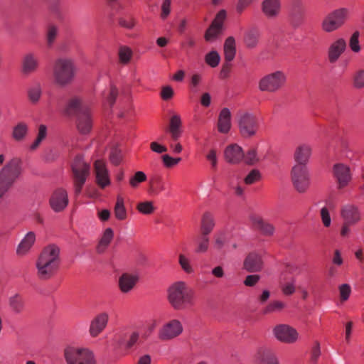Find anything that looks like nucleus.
<instances>
[{"instance_id":"obj_4","label":"nucleus","mask_w":364,"mask_h":364,"mask_svg":"<svg viewBox=\"0 0 364 364\" xmlns=\"http://www.w3.org/2000/svg\"><path fill=\"white\" fill-rule=\"evenodd\" d=\"M67 364H97L94 352L89 348L68 346L64 350Z\"/></svg>"},{"instance_id":"obj_31","label":"nucleus","mask_w":364,"mask_h":364,"mask_svg":"<svg viewBox=\"0 0 364 364\" xmlns=\"http://www.w3.org/2000/svg\"><path fill=\"white\" fill-rule=\"evenodd\" d=\"M262 265V257L256 253L250 254L244 262L245 268L251 272L260 271Z\"/></svg>"},{"instance_id":"obj_2","label":"nucleus","mask_w":364,"mask_h":364,"mask_svg":"<svg viewBox=\"0 0 364 364\" xmlns=\"http://www.w3.org/2000/svg\"><path fill=\"white\" fill-rule=\"evenodd\" d=\"M167 299L175 310H184L196 304L195 291L183 281L171 284L167 289Z\"/></svg>"},{"instance_id":"obj_15","label":"nucleus","mask_w":364,"mask_h":364,"mask_svg":"<svg viewBox=\"0 0 364 364\" xmlns=\"http://www.w3.org/2000/svg\"><path fill=\"white\" fill-rule=\"evenodd\" d=\"M109 319L107 312L97 314L90 321L89 333L91 337L96 338L107 328Z\"/></svg>"},{"instance_id":"obj_33","label":"nucleus","mask_w":364,"mask_h":364,"mask_svg":"<svg viewBox=\"0 0 364 364\" xmlns=\"http://www.w3.org/2000/svg\"><path fill=\"white\" fill-rule=\"evenodd\" d=\"M114 215L117 220L123 221L127 218L128 213L124 198L118 195L114 206Z\"/></svg>"},{"instance_id":"obj_6","label":"nucleus","mask_w":364,"mask_h":364,"mask_svg":"<svg viewBox=\"0 0 364 364\" xmlns=\"http://www.w3.org/2000/svg\"><path fill=\"white\" fill-rule=\"evenodd\" d=\"M286 82V73L277 70L261 77L258 82V88L262 92H276L285 85Z\"/></svg>"},{"instance_id":"obj_1","label":"nucleus","mask_w":364,"mask_h":364,"mask_svg":"<svg viewBox=\"0 0 364 364\" xmlns=\"http://www.w3.org/2000/svg\"><path fill=\"white\" fill-rule=\"evenodd\" d=\"M61 264L60 248L55 245L44 247L36 262L38 277L41 279L52 278L59 270Z\"/></svg>"},{"instance_id":"obj_10","label":"nucleus","mask_w":364,"mask_h":364,"mask_svg":"<svg viewBox=\"0 0 364 364\" xmlns=\"http://www.w3.org/2000/svg\"><path fill=\"white\" fill-rule=\"evenodd\" d=\"M183 326L181 321L177 318L165 322L159 329L158 337L161 341H171L183 333Z\"/></svg>"},{"instance_id":"obj_16","label":"nucleus","mask_w":364,"mask_h":364,"mask_svg":"<svg viewBox=\"0 0 364 364\" xmlns=\"http://www.w3.org/2000/svg\"><path fill=\"white\" fill-rule=\"evenodd\" d=\"M226 18V12L225 10L220 11L216 15L211 26L207 30L205 38L208 42H213L220 36L222 31L223 22Z\"/></svg>"},{"instance_id":"obj_40","label":"nucleus","mask_w":364,"mask_h":364,"mask_svg":"<svg viewBox=\"0 0 364 364\" xmlns=\"http://www.w3.org/2000/svg\"><path fill=\"white\" fill-rule=\"evenodd\" d=\"M136 209L140 214L149 215L155 212L156 207L151 200H141L136 203Z\"/></svg>"},{"instance_id":"obj_57","label":"nucleus","mask_w":364,"mask_h":364,"mask_svg":"<svg viewBox=\"0 0 364 364\" xmlns=\"http://www.w3.org/2000/svg\"><path fill=\"white\" fill-rule=\"evenodd\" d=\"M150 149L156 154H163L168 151V148L166 145L161 144L158 141H151L150 143Z\"/></svg>"},{"instance_id":"obj_45","label":"nucleus","mask_w":364,"mask_h":364,"mask_svg":"<svg viewBox=\"0 0 364 364\" xmlns=\"http://www.w3.org/2000/svg\"><path fill=\"white\" fill-rule=\"evenodd\" d=\"M286 306L285 304L281 301H273L267 304L263 309L262 314L264 315H267L276 312H279L282 311L283 309Z\"/></svg>"},{"instance_id":"obj_46","label":"nucleus","mask_w":364,"mask_h":364,"mask_svg":"<svg viewBox=\"0 0 364 364\" xmlns=\"http://www.w3.org/2000/svg\"><path fill=\"white\" fill-rule=\"evenodd\" d=\"M178 263L184 272L186 274H193L195 272L194 267L191 259L183 254L178 256Z\"/></svg>"},{"instance_id":"obj_64","label":"nucleus","mask_w":364,"mask_h":364,"mask_svg":"<svg viewBox=\"0 0 364 364\" xmlns=\"http://www.w3.org/2000/svg\"><path fill=\"white\" fill-rule=\"evenodd\" d=\"M119 24L124 28L132 29L136 25V21L134 18H129L127 19L122 18L119 20Z\"/></svg>"},{"instance_id":"obj_24","label":"nucleus","mask_w":364,"mask_h":364,"mask_svg":"<svg viewBox=\"0 0 364 364\" xmlns=\"http://www.w3.org/2000/svg\"><path fill=\"white\" fill-rule=\"evenodd\" d=\"M139 332L133 331L127 338H125V333L124 330H119L115 335V340L119 346L129 348L135 345L139 338Z\"/></svg>"},{"instance_id":"obj_36","label":"nucleus","mask_w":364,"mask_h":364,"mask_svg":"<svg viewBox=\"0 0 364 364\" xmlns=\"http://www.w3.org/2000/svg\"><path fill=\"white\" fill-rule=\"evenodd\" d=\"M28 133V126L26 123L21 122L16 124L12 129V138L16 141H22Z\"/></svg>"},{"instance_id":"obj_39","label":"nucleus","mask_w":364,"mask_h":364,"mask_svg":"<svg viewBox=\"0 0 364 364\" xmlns=\"http://www.w3.org/2000/svg\"><path fill=\"white\" fill-rule=\"evenodd\" d=\"M224 53L227 61H232L236 53L235 41L232 37H229L224 43Z\"/></svg>"},{"instance_id":"obj_52","label":"nucleus","mask_w":364,"mask_h":364,"mask_svg":"<svg viewBox=\"0 0 364 364\" xmlns=\"http://www.w3.org/2000/svg\"><path fill=\"white\" fill-rule=\"evenodd\" d=\"M359 32L355 31L351 35L349 40V47L351 51L355 53L361 50V46L359 43Z\"/></svg>"},{"instance_id":"obj_59","label":"nucleus","mask_w":364,"mask_h":364,"mask_svg":"<svg viewBox=\"0 0 364 364\" xmlns=\"http://www.w3.org/2000/svg\"><path fill=\"white\" fill-rule=\"evenodd\" d=\"M257 33L251 31L245 35V42L248 47H254L257 43Z\"/></svg>"},{"instance_id":"obj_9","label":"nucleus","mask_w":364,"mask_h":364,"mask_svg":"<svg viewBox=\"0 0 364 364\" xmlns=\"http://www.w3.org/2000/svg\"><path fill=\"white\" fill-rule=\"evenodd\" d=\"M272 333L276 340L286 344L295 343L300 337L294 327L286 323L276 325L272 328Z\"/></svg>"},{"instance_id":"obj_42","label":"nucleus","mask_w":364,"mask_h":364,"mask_svg":"<svg viewBox=\"0 0 364 364\" xmlns=\"http://www.w3.org/2000/svg\"><path fill=\"white\" fill-rule=\"evenodd\" d=\"M352 85L356 90L364 89V68L358 69L352 75Z\"/></svg>"},{"instance_id":"obj_21","label":"nucleus","mask_w":364,"mask_h":364,"mask_svg":"<svg viewBox=\"0 0 364 364\" xmlns=\"http://www.w3.org/2000/svg\"><path fill=\"white\" fill-rule=\"evenodd\" d=\"M312 154L311 146L308 144H301L296 146L294 152V165L307 166Z\"/></svg>"},{"instance_id":"obj_26","label":"nucleus","mask_w":364,"mask_h":364,"mask_svg":"<svg viewBox=\"0 0 364 364\" xmlns=\"http://www.w3.org/2000/svg\"><path fill=\"white\" fill-rule=\"evenodd\" d=\"M168 132L173 140H178L182 135V120L178 114H173L169 119Z\"/></svg>"},{"instance_id":"obj_18","label":"nucleus","mask_w":364,"mask_h":364,"mask_svg":"<svg viewBox=\"0 0 364 364\" xmlns=\"http://www.w3.org/2000/svg\"><path fill=\"white\" fill-rule=\"evenodd\" d=\"M341 217L343 222L356 225L362 219L359 207L353 203H348L341 208Z\"/></svg>"},{"instance_id":"obj_7","label":"nucleus","mask_w":364,"mask_h":364,"mask_svg":"<svg viewBox=\"0 0 364 364\" xmlns=\"http://www.w3.org/2000/svg\"><path fill=\"white\" fill-rule=\"evenodd\" d=\"M290 176L292 185L298 193L308 191L311 186V175L307 166L294 165Z\"/></svg>"},{"instance_id":"obj_29","label":"nucleus","mask_w":364,"mask_h":364,"mask_svg":"<svg viewBox=\"0 0 364 364\" xmlns=\"http://www.w3.org/2000/svg\"><path fill=\"white\" fill-rule=\"evenodd\" d=\"M262 9L267 17H276L281 11V0H264L262 4Z\"/></svg>"},{"instance_id":"obj_20","label":"nucleus","mask_w":364,"mask_h":364,"mask_svg":"<svg viewBox=\"0 0 364 364\" xmlns=\"http://www.w3.org/2000/svg\"><path fill=\"white\" fill-rule=\"evenodd\" d=\"M244 157L242 148L237 144H230L224 150V158L229 164H238Z\"/></svg>"},{"instance_id":"obj_60","label":"nucleus","mask_w":364,"mask_h":364,"mask_svg":"<svg viewBox=\"0 0 364 364\" xmlns=\"http://www.w3.org/2000/svg\"><path fill=\"white\" fill-rule=\"evenodd\" d=\"M321 355L320 344L318 342H315L311 348V361L312 363H317Z\"/></svg>"},{"instance_id":"obj_34","label":"nucleus","mask_w":364,"mask_h":364,"mask_svg":"<svg viewBox=\"0 0 364 364\" xmlns=\"http://www.w3.org/2000/svg\"><path fill=\"white\" fill-rule=\"evenodd\" d=\"M250 220L252 225L256 228L261 230L262 233L268 235H271L274 233V228L273 225L265 222L260 216L252 215L250 217Z\"/></svg>"},{"instance_id":"obj_38","label":"nucleus","mask_w":364,"mask_h":364,"mask_svg":"<svg viewBox=\"0 0 364 364\" xmlns=\"http://www.w3.org/2000/svg\"><path fill=\"white\" fill-rule=\"evenodd\" d=\"M114 237V232L111 228H107L102 232L99 241L97 250L99 252L105 251L111 243Z\"/></svg>"},{"instance_id":"obj_11","label":"nucleus","mask_w":364,"mask_h":364,"mask_svg":"<svg viewBox=\"0 0 364 364\" xmlns=\"http://www.w3.org/2000/svg\"><path fill=\"white\" fill-rule=\"evenodd\" d=\"M22 161L20 159H11L0 172V183L12 185L22 172Z\"/></svg>"},{"instance_id":"obj_22","label":"nucleus","mask_w":364,"mask_h":364,"mask_svg":"<svg viewBox=\"0 0 364 364\" xmlns=\"http://www.w3.org/2000/svg\"><path fill=\"white\" fill-rule=\"evenodd\" d=\"M138 281V274L129 272L123 273L118 279L119 289L123 294H128L132 291Z\"/></svg>"},{"instance_id":"obj_58","label":"nucleus","mask_w":364,"mask_h":364,"mask_svg":"<svg viewBox=\"0 0 364 364\" xmlns=\"http://www.w3.org/2000/svg\"><path fill=\"white\" fill-rule=\"evenodd\" d=\"M41 89L38 86L31 88L28 92L29 99L33 103L38 102L41 98Z\"/></svg>"},{"instance_id":"obj_49","label":"nucleus","mask_w":364,"mask_h":364,"mask_svg":"<svg viewBox=\"0 0 364 364\" xmlns=\"http://www.w3.org/2000/svg\"><path fill=\"white\" fill-rule=\"evenodd\" d=\"M47 136V128L45 125L41 124L38 127V134L36 140L31 145L30 149L35 150L40 144L46 139Z\"/></svg>"},{"instance_id":"obj_3","label":"nucleus","mask_w":364,"mask_h":364,"mask_svg":"<svg viewBox=\"0 0 364 364\" xmlns=\"http://www.w3.org/2000/svg\"><path fill=\"white\" fill-rule=\"evenodd\" d=\"M75 66L72 59L61 58L54 64L53 80L55 84L64 86L69 84L74 78Z\"/></svg>"},{"instance_id":"obj_13","label":"nucleus","mask_w":364,"mask_h":364,"mask_svg":"<svg viewBox=\"0 0 364 364\" xmlns=\"http://www.w3.org/2000/svg\"><path fill=\"white\" fill-rule=\"evenodd\" d=\"M347 48L346 41L339 37L334 39L328 46L327 50V58L330 63H336Z\"/></svg>"},{"instance_id":"obj_28","label":"nucleus","mask_w":364,"mask_h":364,"mask_svg":"<svg viewBox=\"0 0 364 364\" xmlns=\"http://www.w3.org/2000/svg\"><path fill=\"white\" fill-rule=\"evenodd\" d=\"M39 65L38 58L32 53H26L22 59V72L30 74L35 72Z\"/></svg>"},{"instance_id":"obj_55","label":"nucleus","mask_w":364,"mask_h":364,"mask_svg":"<svg viewBox=\"0 0 364 364\" xmlns=\"http://www.w3.org/2000/svg\"><path fill=\"white\" fill-rule=\"evenodd\" d=\"M321 219L323 225L325 228H329L331 225V218L330 209L324 206L320 210Z\"/></svg>"},{"instance_id":"obj_32","label":"nucleus","mask_w":364,"mask_h":364,"mask_svg":"<svg viewBox=\"0 0 364 364\" xmlns=\"http://www.w3.org/2000/svg\"><path fill=\"white\" fill-rule=\"evenodd\" d=\"M215 225L214 215L210 212L203 213L201 218L200 230L203 235H208L213 231Z\"/></svg>"},{"instance_id":"obj_47","label":"nucleus","mask_w":364,"mask_h":364,"mask_svg":"<svg viewBox=\"0 0 364 364\" xmlns=\"http://www.w3.org/2000/svg\"><path fill=\"white\" fill-rule=\"evenodd\" d=\"M208 235H203L196 241V247L195 252L196 253H204L207 252L209 247Z\"/></svg>"},{"instance_id":"obj_41","label":"nucleus","mask_w":364,"mask_h":364,"mask_svg":"<svg viewBox=\"0 0 364 364\" xmlns=\"http://www.w3.org/2000/svg\"><path fill=\"white\" fill-rule=\"evenodd\" d=\"M132 55L133 51L129 47L122 46L119 48L118 57L120 63L127 65L131 61Z\"/></svg>"},{"instance_id":"obj_63","label":"nucleus","mask_w":364,"mask_h":364,"mask_svg":"<svg viewBox=\"0 0 364 364\" xmlns=\"http://www.w3.org/2000/svg\"><path fill=\"white\" fill-rule=\"evenodd\" d=\"M171 0H164L161 6V14L162 18L165 19L171 13Z\"/></svg>"},{"instance_id":"obj_37","label":"nucleus","mask_w":364,"mask_h":364,"mask_svg":"<svg viewBox=\"0 0 364 364\" xmlns=\"http://www.w3.org/2000/svg\"><path fill=\"white\" fill-rule=\"evenodd\" d=\"M65 112L68 115H72L75 114H80L85 112L83 111L82 100L78 97H73L70 99L65 107Z\"/></svg>"},{"instance_id":"obj_12","label":"nucleus","mask_w":364,"mask_h":364,"mask_svg":"<svg viewBox=\"0 0 364 364\" xmlns=\"http://www.w3.org/2000/svg\"><path fill=\"white\" fill-rule=\"evenodd\" d=\"M333 176L338 188L342 189L349 185L353 178L350 167L343 163H336L332 168Z\"/></svg>"},{"instance_id":"obj_8","label":"nucleus","mask_w":364,"mask_h":364,"mask_svg":"<svg viewBox=\"0 0 364 364\" xmlns=\"http://www.w3.org/2000/svg\"><path fill=\"white\" fill-rule=\"evenodd\" d=\"M238 129L240 135L245 139H250L257 134L259 126L255 116L248 112L238 114Z\"/></svg>"},{"instance_id":"obj_44","label":"nucleus","mask_w":364,"mask_h":364,"mask_svg":"<svg viewBox=\"0 0 364 364\" xmlns=\"http://www.w3.org/2000/svg\"><path fill=\"white\" fill-rule=\"evenodd\" d=\"M147 179V176L144 171H138L134 173L129 179V184L131 188L136 189L139 187L140 184Z\"/></svg>"},{"instance_id":"obj_5","label":"nucleus","mask_w":364,"mask_h":364,"mask_svg":"<svg viewBox=\"0 0 364 364\" xmlns=\"http://www.w3.org/2000/svg\"><path fill=\"white\" fill-rule=\"evenodd\" d=\"M350 16L348 8H338L329 12L321 23V30L325 33H333L340 29Z\"/></svg>"},{"instance_id":"obj_23","label":"nucleus","mask_w":364,"mask_h":364,"mask_svg":"<svg viewBox=\"0 0 364 364\" xmlns=\"http://www.w3.org/2000/svg\"><path fill=\"white\" fill-rule=\"evenodd\" d=\"M255 364H279L276 354L267 348H262L257 351L254 357Z\"/></svg>"},{"instance_id":"obj_27","label":"nucleus","mask_w":364,"mask_h":364,"mask_svg":"<svg viewBox=\"0 0 364 364\" xmlns=\"http://www.w3.org/2000/svg\"><path fill=\"white\" fill-rule=\"evenodd\" d=\"M36 242V235L33 232H28L21 240L16 249V254L18 256L27 255Z\"/></svg>"},{"instance_id":"obj_30","label":"nucleus","mask_w":364,"mask_h":364,"mask_svg":"<svg viewBox=\"0 0 364 364\" xmlns=\"http://www.w3.org/2000/svg\"><path fill=\"white\" fill-rule=\"evenodd\" d=\"M77 129L82 134L90 133L92 127V119L89 112H83L77 116Z\"/></svg>"},{"instance_id":"obj_56","label":"nucleus","mask_w":364,"mask_h":364,"mask_svg":"<svg viewBox=\"0 0 364 364\" xmlns=\"http://www.w3.org/2000/svg\"><path fill=\"white\" fill-rule=\"evenodd\" d=\"M109 160L114 165H119L122 160V154L120 149L114 148L109 154Z\"/></svg>"},{"instance_id":"obj_61","label":"nucleus","mask_w":364,"mask_h":364,"mask_svg":"<svg viewBox=\"0 0 364 364\" xmlns=\"http://www.w3.org/2000/svg\"><path fill=\"white\" fill-rule=\"evenodd\" d=\"M173 95L174 91L171 86L166 85L162 87L161 91V97L164 100H171L173 97Z\"/></svg>"},{"instance_id":"obj_51","label":"nucleus","mask_w":364,"mask_h":364,"mask_svg":"<svg viewBox=\"0 0 364 364\" xmlns=\"http://www.w3.org/2000/svg\"><path fill=\"white\" fill-rule=\"evenodd\" d=\"M243 159L245 164L248 165H255L260 160L259 156L257 154V151L255 149H252L247 151L246 154H245Z\"/></svg>"},{"instance_id":"obj_25","label":"nucleus","mask_w":364,"mask_h":364,"mask_svg":"<svg viewBox=\"0 0 364 364\" xmlns=\"http://www.w3.org/2000/svg\"><path fill=\"white\" fill-rule=\"evenodd\" d=\"M231 112L228 108H223L218 115V129L222 134H227L231 129Z\"/></svg>"},{"instance_id":"obj_50","label":"nucleus","mask_w":364,"mask_h":364,"mask_svg":"<svg viewBox=\"0 0 364 364\" xmlns=\"http://www.w3.org/2000/svg\"><path fill=\"white\" fill-rule=\"evenodd\" d=\"M205 63L212 68L217 67L220 61V56L217 51L213 50L205 56Z\"/></svg>"},{"instance_id":"obj_19","label":"nucleus","mask_w":364,"mask_h":364,"mask_svg":"<svg viewBox=\"0 0 364 364\" xmlns=\"http://www.w3.org/2000/svg\"><path fill=\"white\" fill-rule=\"evenodd\" d=\"M74 179L87 180L90 173V166L82 156H77L72 164Z\"/></svg>"},{"instance_id":"obj_43","label":"nucleus","mask_w":364,"mask_h":364,"mask_svg":"<svg viewBox=\"0 0 364 364\" xmlns=\"http://www.w3.org/2000/svg\"><path fill=\"white\" fill-rule=\"evenodd\" d=\"M339 302L343 304L350 298L352 294V288L349 284L344 283L338 287Z\"/></svg>"},{"instance_id":"obj_53","label":"nucleus","mask_w":364,"mask_h":364,"mask_svg":"<svg viewBox=\"0 0 364 364\" xmlns=\"http://www.w3.org/2000/svg\"><path fill=\"white\" fill-rule=\"evenodd\" d=\"M161 161L164 167L170 168L178 165L181 162V158H175L168 154H164L161 156Z\"/></svg>"},{"instance_id":"obj_48","label":"nucleus","mask_w":364,"mask_h":364,"mask_svg":"<svg viewBox=\"0 0 364 364\" xmlns=\"http://www.w3.org/2000/svg\"><path fill=\"white\" fill-rule=\"evenodd\" d=\"M228 240V234L223 231L220 230L214 235V248L217 250L221 249Z\"/></svg>"},{"instance_id":"obj_17","label":"nucleus","mask_w":364,"mask_h":364,"mask_svg":"<svg viewBox=\"0 0 364 364\" xmlns=\"http://www.w3.org/2000/svg\"><path fill=\"white\" fill-rule=\"evenodd\" d=\"M68 196L66 190L58 188L52 193L49 203L52 210L56 213L63 211L68 205Z\"/></svg>"},{"instance_id":"obj_35","label":"nucleus","mask_w":364,"mask_h":364,"mask_svg":"<svg viewBox=\"0 0 364 364\" xmlns=\"http://www.w3.org/2000/svg\"><path fill=\"white\" fill-rule=\"evenodd\" d=\"M296 279L294 277H287L284 276L281 281L280 288L282 294L285 296H291L295 293L296 289Z\"/></svg>"},{"instance_id":"obj_14","label":"nucleus","mask_w":364,"mask_h":364,"mask_svg":"<svg viewBox=\"0 0 364 364\" xmlns=\"http://www.w3.org/2000/svg\"><path fill=\"white\" fill-rule=\"evenodd\" d=\"M94 171L96 183L101 188H105L111 184L109 172L105 161L96 160L94 163Z\"/></svg>"},{"instance_id":"obj_54","label":"nucleus","mask_w":364,"mask_h":364,"mask_svg":"<svg viewBox=\"0 0 364 364\" xmlns=\"http://www.w3.org/2000/svg\"><path fill=\"white\" fill-rule=\"evenodd\" d=\"M261 177L260 171L257 169H253L244 178V182L247 185H252L258 182Z\"/></svg>"},{"instance_id":"obj_62","label":"nucleus","mask_w":364,"mask_h":364,"mask_svg":"<svg viewBox=\"0 0 364 364\" xmlns=\"http://www.w3.org/2000/svg\"><path fill=\"white\" fill-rule=\"evenodd\" d=\"M207 160L210 163L212 167L215 168L218 165V156L217 151L215 149H211L206 155Z\"/></svg>"}]
</instances>
